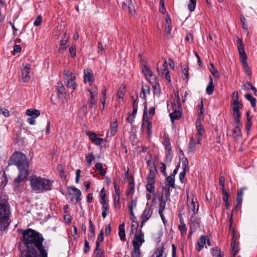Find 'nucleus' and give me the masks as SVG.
<instances>
[{"label":"nucleus","instance_id":"f03ea898","mask_svg":"<svg viewBox=\"0 0 257 257\" xmlns=\"http://www.w3.org/2000/svg\"><path fill=\"white\" fill-rule=\"evenodd\" d=\"M14 159L15 165L18 167L19 173L15 182L19 183L23 181L29 174V164L27 160L26 156L21 153H15L11 158V161Z\"/></svg>","mask_w":257,"mask_h":257},{"label":"nucleus","instance_id":"603ef678","mask_svg":"<svg viewBox=\"0 0 257 257\" xmlns=\"http://www.w3.org/2000/svg\"><path fill=\"white\" fill-rule=\"evenodd\" d=\"M137 206V201L136 200H132L131 201L130 204L128 205L130 213L133 214V209Z\"/></svg>","mask_w":257,"mask_h":257},{"label":"nucleus","instance_id":"bb28decb","mask_svg":"<svg viewBox=\"0 0 257 257\" xmlns=\"http://www.w3.org/2000/svg\"><path fill=\"white\" fill-rule=\"evenodd\" d=\"M27 115L34 118H37L40 115V111L38 109H28L26 112Z\"/></svg>","mask_w":257,"mask_h":257},{"label":"nucleus","instance_id":"5701e85b","mask_svg":"<svg viewBox=\"0 0 257 257\" xmlns=\"http://www.w3.org/2000/svg\"><path fill=\"white\" fill-rule=\"evenodd\" d=\"M179 221L180 224L178 225V228L181 236L184 237L186 234L187 228L182 217L180 218Z\"/></svg>","mask_w":257,"mask_h":257},{"label":"nucleus","instance_id":"9d476101","mask_svg":"<svg viewBox=\"0 0 257 257\" xmlns=\"http://www.w3.org/2000/svg\"><path fill=\"white\" fill-rule=\"evenodd\" d=\"M187 207L190 212H192L193 214L196 215L198 211L199 204L195 202L192 198H190L188 194L187 195Z\"/></svg>","mask_w":257,"mask_h":257},{"label":"nucleus","instance_id":"0e129e2a","mask_svg":"<svg viewBox=\"0 0 257 257\" xmlns=\"http://www.w3.org/2000/svg\"><path fill=\"white\" fill-rule=\"evenodd\" d=\"M80 173L81 171L80 169H77L76 172V178H75V182L76 183H78L79 182L80 177Z\"/></svg>","mask_w":257,"mask_h":257},{"label":"nucleus","instance_id":"4468645a","mask_svg":"<svg viewBox=\"0 0 257 257\" xmlns=\"http://www.w3.org/2000/svg\"><path fill=\"white\" fill-rule=\"evenodd\" d=\"M84 83H89V85L94 81V78L92 71L90 69H86L84 70Z\"/></svg>","mask_w":257,"mask_h":257},{"label":"nucleus","instance_id":"e2e57ef3","mask_svg":"<svg viewBox=\"0 0 257 257\" xmlns=\"http://www.w3.org/2000/svg\"><path fill=\"white\" fill-rule=\"evenodd\" d=\"M113 185H114V188L115 194H120L119 186L117 182L116 181H114Z\"/></svg>","mask_w":257,"mask_h":257},{"label":"nucleus","instance_id":"69168bd1","mask_svg":"<svg viewBox=\"0 0 257 257\" xmlns=\"http://www.w3.org/2000/svg\"><path fill=\"white\" fill-rule=\"evenodd\" d=\"M252 86L250 82H247L243 85V87L245 90H251Z\"/></svg>","mask_w":257,"mask_h":257},{"label":"nucleus","instance_id":"bf43d9fd","mask_svg":"<svg viewBox=\"0 0 257 257\" xmlns=\"http://www.w3.org/2000/svg\"><path fill=\"white\" fill-rule=\"evenodd\" d=\"M42 23V17L41 16H39L37 17L34 22V25L35 26H39Z\"/></svg>","mask_w":257,"mask_h":257},{"label":"nucleus","instance_id":"2f4dec72","mask_svg":"<svg viewBox=\"0 0 257 257\" xmlns=\"http://www.w3.org/2000/svg\"><path fill=\"white\" fill-rule=\"evenodd\" d=\"M206 238L205 237L204 235H201L199 238L197 244L198 247L197 248V250L200 251L204 247V245L206 243Z\"/></svg>","mask_w":257,"mask_h":257},{"label":"nucleus","instance_id":"4c0bfd02","mask_svg":"<svg viewBox=\"0 0 257 257\" xmlns=\"http://www.w3.org/2000/svg\"><path fill=\"white\" fill-rule=\"evenodd\" d=\"M118 124L116 121H114L110 123V132L111 136L115 135L117 131Z\"/></svg>","mask_w":257,"mask_h":257},{"label":"nucleus","instance_id":"de8ad7c7","mask_svg":"<svg viewBox=\"0 0 257 257\" xmlns=\"http://www.w3.org/2000/svg\"><path fill=\"white\" fill-rule=\"evenodd\" d=\"M157 71H158L159 74L161 73L162 75H165L166 79L169 82H171V77H170V73H169L168 70H165L164 71H160L159 68H157Z\"/></svg>","mask_w":257,"mask_h":257},{"label":"nucleus","instance_id":"f8f14e48","mask_svg":"<svg viewBox=\"0 0 257 257\" xmlns=\"http://www.w3.org/2000/svg\"><path fill=\"white\" fill-rule=\"evenodd\" d=\"M142 71L145 76L146 78L149 80L151 82L152 80H155V77L153 75V72L151 70L150 67L147 65V63H143L142 67Z\"/></svg>","mask_w":257,"mask_h":257},{"label":"nucleus","instance_id":"f3484780","mask_svg":"<svg viewBox=\"0 0 257 257\" xmlns=\"http://www.w3.org/2000/svg\"><path fill=\"white\" fill-rule=\"evenodd\" d=\"M166 177V186L167 188V190L168 192V194H170V191L172 190V189L175 188V177L172 176H168L167 175Z\"/></svg>","mask_w":257,"mask_h":257},{"label":"nucleus","instance_id":"4be33fe9","mask_svg":"<svg viewBox=\"0 0 257 257\" xmlns=\"http://www.w3.org/2000/svg\"><path fill=\"white\" fill-rule=\"evenodd\" d=\"M230 245L231 253L232 254L233 256H234L236 253L239 251V248L238 246V243L236 242V238H235L234 235H233Z\"/></svg>","mask_w":257,"mask_h":257},{"label":"nucleus","instance_id":"13d9d810","mask_svg":"<svg viewBox=\"0 0 257 257\" xmlns=\"http://www.w3.org/2000/svg\"><path fill=\"white\" fill-rule=\"evenodd\" d=\"M69 52L72 57H74L76 56V47L75 46H71L69 48Z\"/></svg>","mask_w":257,"mask_h":257},{"label":"nucleus","instance_id":"e433bc0d","mask_svg":"<svg viewBox=\"0 0 257 257\" xmlns=\"http://www.w3.org/2000/svg\"><path fill=\"white\" fill-rule=\"evenodd\" d=\"M90 99L89 100V107L92 108L94 105H96L97 102V97L98 94H94L90 93Z\"/></svg>","mask_w":257,"mask_h":257},{"label":"nucleus","instance_id":"09e8293b","mask_svg":"<svg viewBox=\"0 0 257 257\" xmlns=\"http://www.w3.org/2000/svg\"><path fill=\"white\" fill-rule=\"evenodd\" d=\"M103 239H104L103 232L101 230L97 237L96 242V246H100V242L103 241Z\"/></svg>","mask_w":257,"mask_h":257},{"label":"nucleus","instance_id":"dca6fc26","mask_svg":"<svg viewBox=\"0 0 257 257\" xmlns=\"http://www.w3.org/2000/svg\"><path fill=\"white\" fill-rule=\"evenodd\" d=\"M153 213V209L152 208V205L147 204L145 210H144L142 214L141 215L142 219H145L148 220L152 216Z\"/></svg>","mask_w":257,"mask_h":257},{"label":"nucleus","instance_id":"412c9836","mask_svg":"<svg viewBox=\"0 0 257 257\" xmlns=\"http://www.w3.org/2000/svg\"><path fill=\"white\" fill-rule=\"evenodd\" d=\"M181 107L178 106V109H175L173 112L169 114V116L171 121L172 122H174L175 120H178L180 119L181 117Z\"/></svg>","mask_w":257,"mask_h":257},{"label":"nucleus","instance_id":"c85d7f7f","mask_svg":"<svg viewBox=\"0 0 257 257\" xmlns=\"http://www.w3.org/2000/svg\"><path fill=\"white\" fill-rule=\"evenodd\" d=\"M196 143L193 137H191L190 139L188 149V153H193L196 150Z\"/></svg>","mask_w":257,"mask_h":257},{"label":"nucleus","instance_id":"39448f33","mask_svg":"<svg viewBox=\"0 0 257 257\" xmlns=\"http://www.w3.org/2000/svg\"><path fill=\"white\" fill-rule=\"evenodd\" d=\"M237 45L238 52L239 54L240 61L242 64L243 68L246 75H250L251 72L249 67L246 62V55L244 50V45L240 39L238 38L237 40Z\"/></svg>","mask_w":257,"mask_h":257},{"label":"nucleus","instance_id":"f704fd0d","mask_svg":"<svg viewBox=\"0 0 257 257\" xmlns=\"http://www.w3.org/2000/svg\"><path fill=\"white\" fill-rule=\"evenodd\" d=\"M146 189L150 193L153 194L155 192V183L154 181H147Z\"/></svg>","mask_w":257,"mask_h":257},{"label":"nucleus","instance_id":"680f3d73","mask_svg":"<svg viewBox=\"0 0 257 257\" xmlns=\"http://www.w3.org/2000/svg\"><path fill=\"white\" fill-rule=\"evenodd\" d=\"M119 199H120V194H115L114 197V204L116 206L117 204L119 203Z\"/></svg>","mask_w":257,"mask_h":257},{"label":"nucleus","instance_id":"2eb2a0df","mask_svg":"<svg viewBox=\"0 0 257 257\" xmlns=\"http://www.w3.org/2000/svg\"><path fill=\"white\" fill-rule=\"evenodd\" d=\"M31 70V66L27 64L22 70V78L24 82L28 81L30 79V73Z\"/></svg>","mask_w":257,"mask_h":257},{"label":"nucleus","instance_id":"a211bd4d","mask_svg":"<svg viewBox=\"0 0 257 257\" xmlns=\"http://www.w3.org/2000/svg\"><path fill=\"white\" fill-rule=\"evenodd\" d=\"M166 201L165 199H163L162 197L160 199V202L159 204V213L161 216L162 221L165 224L166 220L163 213V211L166 206Z\"/></svg>","mask_w":257,"mask_h":257},{"label":"nucleus","instance_id":"6e6552de","mask_svg":"<svg viewBox=\"0 0 257 257\" xmlns=\"http://www.w3.org/2000/svg\"><path fill=\"white\" fill-rule=\"evenodd\" d=\"M152 122L149 120L148 113L147 112V107H145L144 114L143 116V121L141 126V130L142 132L147 131L148 137H150L152 135Z\"/></svg>","mask_w":257,"mask_h":257},{"label":"nucleus","instance_id":"423d86ee","mask_svg":"<svg viewBox=\"0 0 257 257\" xmlns=\"http://www.w3.org/2000/svg\"><path fill=\"white\" fill-rule=\"evenodd\" d=\"M64 79L67 88L71 89V92H72L77 86L75 73L70 72L67 69H65L64 70Z\"/></svg>","mask_w":257,"mask_h":257},{"label":"nucleus","instance_id":"3c124183","mask_svg":"<svg viewBox=\"0 0 257 257\" xmlns=\"http://www.w3.org/2000/svg\"><path fill=\"white\" fill-rule=\"evenodd\" d=\"M94 156L92 153H89L88 155L86 156V160L88 166L91 165V164L92 162L94 160Z\"/></svg>","mask_w":257,"mask_h":257},{"label":"nucleus","instance_id":"393cba45","mask_svg":"<svg viewBox=\"0 0 257 257\" xmlns=\"http://www.w3.org/2000/svg\"><path fill=\"white\" fill-rule=\"evenodd\" d=\"M150 87L147 85H143L141 90L140 96L143 99H146V94H150Z\"/></svg>","mask_w":257,"mask_h":257},{"label":"nucleus","instance_id":"a18cd8bd","mask_svg":"<svg viewBox=\"0 0 257 257\" xmlns=\"http://www.w3.org/2000/svg\"><path fill=\"white\" fill-rule=\"evenodd\" d=\"M94 253L96 254V257H104L103 251L100 248V246H96L94 250Z\"/></svg>","mask_w":257,"mask_h":257},{"label":"nucleus","instance_id":"ddd939ff","mask_svg":"<svg viewBox=\"0 0 257 257\" xmlns=\"http://www.w3.org/2000/svg\"><path fill=\"white\" fill-rule=\"evenodd\" d=\"M183 171L179 174V179L181 183L184 182L186 172L188 170V161L186 157H183L182 160Z\"/></svg>","mask_w":257,"mask_h":257},{"label":"nucleus","instance_id":"1a4fd4ad","mask_svg":"<svg viewBox=\"0 0 257 257\" xmlns=\"http://www.w3.org/2000/svg\"><path fill=\"white\" fill-rule=\"evenodd\" d=\"M145 242L144 233L141 229L139 230L138 233H136L133 241V247L140 248L143 243Z\"/></svg>","mask_w":257,"mask_h":257},{"label":"nucleus","instance_id":"5fc2aeb1","mask_svg":"<svg viewBox=\"0 0 257 257\" xmlns=\"http://www.w3.org/2000/svg\"><path fill=\"white\" fill-rule=\"evenodd\" d=\"M241 126H235L233 130V133L236 134V136L238 137H240L241 136L240 128Z\"/></svg>","mask_w":257,"mask_h":257},{"label":"nucleus","instance_id":"a19ab883","mask_svg":"<svg viewBox=\"0 0 257 257\" xmlns=\"http://www.w3.org/2000/svg\"><path fill=\"white\" fill-rule=\"evenodd\" d=\"M232 104L233 105L232 108L233 111H239V109L242 107V104L239 101H233Z\"/></svg>","mask_w":257,"mask_h":257},{"label":"nucleus","instance_id":"cd10ccee","mask_svg":"<svg viewBox=\"0 0 257 257\" xmlns=\"http://www.w3.org/2000/svg\"><path fill=\"white\" fill-rule=\"evenodd\" d=\"M70 189L73 191V196L75 197L77 202L81 200V192L80 190L75 187H70Z\"/></svg>","mask_w":257,"mask_h":257},{"label":"nucleus","instance_id":"c9c22d12","mask_svg":"<svg viewBox=\"0 0 257 257\" xmlns=\"http://www.w3.org/2000/svg\"><path fill=\"white\" fill-rule=\"evenodd\" d=\"M150 172L148 174V176L147 178V181H154L155 182V176L156 172V168H152L151 169H149Z\"/></svg>","mask_w":257,"mask_h":257},{"label":"nucleus","instance_id":"c03bdc74","mask_svg":"<svg viewBox=\"0 0 257 257\" xmlns=\"http://www.w3.org/2000/svg\"><path fill=\"white\" fill-rule=\"evenodd\" d=\"M133 250L131 252V257H140L141 252L140 248L133 247Z\"/></svg>","mask_w":257,"mask_h":257},{"label":"nucleus","instance_id":"f257e3e1","mask_svg":"<svg viewBox=\"0 0 257 257\" xmlns=\"http://www.w3.org/2000/svg\"><path fill=\"white\" fill-rule=\"evenodd\" d=\"M22 235L24 248L21 257H48V248L43 245L44 238L42 234L28 228Z\"/></svg>","mask_w":257,"mask_h":257},{"label":"nucleus","instance_id":"72a5a7b5","mask_svg":"<svg viewBox=\"0 0 257 257\" xmlns=\"http://www.w3.org/2000/svg\"><path fill=\"white\" fill-rule=\"evenodd\" d=\"M163 144L165 146V149L166 150L171 151L172 147L169 137L168 136H164L163 137Z\"/></svg>","mask_w":257,"mask_h":257},{"label":"nucleus","instance_id":"338daca9","mask_svg":"<svg viewBox=\"0 0 257 257\" xmlns=\"http://www.w3.org/2000/svg\"><path fill=\"white\" fill-rule=\"evenodd\" d=\"M116 96L119 99H122L124 96L123 90L122 89H119L117 92Z\"/></svg>","mask_w":257,"mask_h":257},{"label":"nucleus","instance_id":"0eeeda50","mask_svg":"<svg viewBox=\"0 0 257 257\" xmlns=\"http://www.w3.org/2000/svg\"><path fill=\"white\" fill-rule=\"evenodd\" d=\"M201 219L200 218L196 215L192 214L191 215L189 221V236L190 237L191 235L198 229L200 227Z\"/></svg>","mask_w":257,"mask_h":257},{"label":"nucleus","instance_id":"a878e982","mask_svg":"<svg viewBox=\"0 0 257 257\" xmlns=\"http://www.w3.org/2000/svg\"><path fill=\"white\" fill-rule=\"evenodd\" d=\"M124 223H122L120 224L118 226V235L121 241H125V233L124 230Z\"/></svg>","mask_w":257,"mask_h":257},{"label":"nucleus","instance_id":"9b49d317","mask_svg":"<svg viewBox=\"0 0 257 257\" xmlns=\"http://www.w3.org/2000/svg\"><path fill=\"white\" fill-rule=\"evenodd\" d=\"M120 3L123 10L128 11L131 15H135V7L132 4V0H120Z\"/></svg>","mask_w":257,"mask_h":257},{"label":"nucleus","instance_id":"052dcab7","mask_svg":"<svg viewBox=\"0 0 257 257\" xmlns=\"http://www.w3.org/2000/svg\"><path fill=\"white\" fill-rule=\"evenodd\" d=\"M160 167V171L163 173L164 176H167V174L166 171V167L165 164L161 163Z\"/></svg>","mask_w":257,"mask_h":257},{"label":"nucleus","instance_id":"ea45409f","mask_svg":"<svg viewBox=\"0 0 257 257\" xmlns=\"http://www.w3.org/2000/svg\"><path fill=\"white\" fill-rule=\"evenodd\" d=\"M245 98L250 101L252 107H255L256 105V99L253 97L250 94H246L244 95Z\"/></svg>","mask_w":257,"mask_h":257},{"label":"nucleus","instance_id":"7ed1b4c3","mask_svg":"<svg viewBox=\"0 0 257 257\" xmlns=\"http://www.w3.org/2000/svg\"><path fill=\"white\" fill-rule=\"evenodd\" d=\"M32 189L37 193L51 190L53 182L36 175H32L30 179Z\"/></svg>","mask_w":257,"mask_h":257},{"label":"nucleus","instance_id":"473e14b6","mask_svg":"<svg viewBox=\"0 0 257 257\" xmlns=\"http://www.w3.org/2000/svg\"><path fill=\"white\" fill-rule=\"evenodd\" d=\"M89 226L88 236L90 237V238L93 241L95 239L94 228L93 227V223L91 219L89 220Z\"/></svg>","mask_w":257,"mask_h":257},{"label":"nucleus","instance_id":"6ab92c4d","mask_svg":"<svg viewBox=\"0 0 257 257\" xmlns=\"http://www.w3.org/2000/svg\"><path fill=\"white\" fill-rule=\"evenodd\" d=\"M167 254L165 252V247L162 245L158 247L154 252L152 257H166Z\"/></svg>","mask_w":257,"mask_h":257},{"label":"nucleus","instance_id":"864d4df0","mask_svg":"<svg viewBox=\"0 0 257 257\" xmlns=\"http://www.w3.org/2000/svg\"><path fill=\"white\" fill-rule=\"evenodd\" d=\"M172 158V150H166L165 152V159L166 162H170Z\"/></svg>","mask_w":257,"mask_h":257},{"label":"nucleus","instance_id":"b1692460","mask_svg":"<svg viewBox=\"0 0 257 257\" xmlns=\"http://www.w3.org/2000/svg\"><path fill=\"white\" fill-rule=\"evenodd\" d=\"M58 95L60 99L66 96L65 88L61 82H58L57 85Z\"/></svg>","mask_w":257,"mask_h":257},{"label":"nucleus","instance_id":"58836bf2","mask_svg":"<svg viewBox=\"0 0 257 257\" xmlns=\"http://www.w3.org/2000/svg\"><path fill=\"white\" fill-rule=\"evenodd\" d=\"M211 253L213 256L216 257H223L224 255L223 253L217 247L212 248Z\"/></svg>","mask_w":257,"mask_h":257},{"label":"nucleus","instance_id":"4d7b16f0","mask_svg":"<svg viewBox=\"0 0 257 257\" xmlns=\"http://www.w3.org/2000/svg\"><path fill=\"white\" fill-rule=\"evenodd\" d=\"M88 91L90 93L98 94L97 88L96 86H92L90 88L88 89Z\"/></svg>","mask_w":257,"mask_h":257},{"label":"nucleus","instance_id":"8fccbe9b","mask_svg":"<svg viewBox=\"0 0 257 257\" xmlns=\"http://www.w3.org/2000/svg\"><path fill=\"white\" fill-rule=\"evenodd\" d=\"M190 3L188 6V8L190 12H193L196 7V0H189Z\"/></svg>","mask_w":257,"mask_h":257},{"label":"nucleus","instance_id":"aec40b11","mask_svg":"<svg viewBox=\"0 0 257 257\" xmlns=\"http://www.w3.org/2000/svg\"><path fill=\"white\" fill-rule=\"evenodd\" d=\"M69 41V37L65 33L63 35V38L61 41V44L59 48V52L63 53L66 49V44Z\"/></svg>","mask_w":257,"mask_h":257},{"label":"nucleus","instance_id":"37998d69","mask_svg":"<svg viewBox=\"0 0 257 257\" xmlns=\"http://www.w3.org/2000/svg\"><path fill=\"white\" fill-rule=\"evenodd\" d=\"M188 70L189 69L188 67H183L182 66V72L183 74L182 78L184 80L186 81V82H187L189 79Z\"/></svg>","mask_w":257,"mask_h":257},{"label":"nucleus","instance_id":"774afa93","mask_svg":"<svg viewBox=\"0 0 257 257\" xmlns=\"http://www.w3.org/2000/svg\"><path fill=\"white\" fill-rule=\"evenodd\" d=\"M89 249H90V247L89 245V242H88V241L86 239H85V241H84V251L85 252H87L88 251H89Z\"/></svg>","mask_w":257,"mask_h":257},{"label":"nucleus","instance_id":"6e6d98bb","mask_svg":"<svg viewBox=\"0 0 257 257\" xmlns=\"http://www.w3.org/2000/svg\"><path fill=\"white\" fill-rule=\"evenodd\" d=\"M0 113H2L5 117L10 116V111L5 108L0 107Z\"/></svg>","mask_w":257,"mask_h":257},{"label":"nucleus","instance_id":"79ce46f5","mask_svg":"<svg viewBox=\"0 0 257 257\" xmlns=\"http://www.w3.org/2000/svg\"><path fill=\"white\" fill-rule=\"evenodd\" d=\"M209 70L212 75L216 78H218L219 75L218 71L215 68L214 65L212 63H210Z\"/></svg>","mask_w":257,"mask_h":257},{"label":"nucleus","instance_id":"49530a36","mask_svg":"<svg viewBox=\"0 0 257 257\" xmlns=\"http://www.w3.org/2000/svg\"><path fill=\"white\" fill-rule=\"evenodd\" d=\"M135 182L134 179H132L128 184V191H127V195L133 194L134 191Z\"/></svg>","mask_w":257,"mask_h":257},{"label":"nucleus","instance_id":"20e7f679","mask_svg":"<svg viewBox=\"0 0 257 257\" xmlns=\"http://www.w3.org/2000/svg\"><path fill=\"white\" fill-rule=\"evenodd\" d=\"M10 209L7 201L0 200V228L5 230L10 224Z\"/></svg>","mask_w":257,"mask_h":257},{"label":"nucleus","instance_id":"7c9ffc66","mask_svg":"<svg viewBox=\"0 0 257 257\" xmlns=\"http://www.w3.org/2000/svg\"><path fill=\"white\" fill-rule=\"evenodd\" d=\"M196 129L197 133L196 135L197 137L202 138L203 134H204L205 130L201 124L200 122H196Z\"/></svg>","mask_w":257,"mask_h":257},{"label":"nucleus","instance_id":"c756f323","mask_svg":"<svg viewBox=\"0 0 257 257\" xmlns=\"http://www.w3.org/2000/svg\"><path fill=\"white\" fill-rule=\"evenodd\" d=\"M214 89V85L213 82L212 78L210 77L209 82L206 88V92L208 95L212 94Z\"/></svg>","mask_w":257,"mask_h":257}]
</instances>
